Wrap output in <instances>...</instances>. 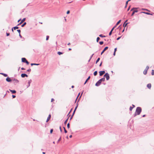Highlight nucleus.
Listing matches in <instances>:
<instances>
[{
  "label": "nucleus",
  "mask_w": 154,
  "mask_h": 154,
  "mask_svg": "<svg viewBox=\"0 0 154 154\" xmlns=\"http://www.w3.org/2000/svg\"><path fill=\"white\" fill-rule=\"evenodd\" d=\"M112 31H110V32H109V35H111L112 33Z\"/></svg>",
  "instance_id": "nucleus-43"
},
{
  "label": "nucleus",
  "mask_w": 154,
  "mask_h": 154,
  "mask_svg": "<svg viewBox=\"0 0 154 154\" xmlns=\"http://www.w3.org/2000/svg\"><path fill=\"white\" fill-rule=\"evenodd\" d=\"M21 76L22 78H24L25 77H27L28 75L25 73H22L21 74Z\"/></svg>",
  "instance_id": "nucleus-9"
},
{
  "label": "nucleus",
  "mask_w": 154,
  "mask_h": 154,
  "mask_svg": "<svg viewBox=\"0 0 154 154\" xmlns=\"http://www.w3.org/2000/svg\"><path fill=\"white\" fill-rule=\"evenodd\" d=\"M70 13V11H67V12H66V13L67 14H68L69 13Z\"/></svg>",
  "instance_id": "nucleus-47"
},
{
  "label": "nucleus",
  "mask_w": 154,
  "mask_h": 154,
  "mask_svg": "<svg viewBox=\"0 0 154 154\" xmlns=\"http://www.w3.org/2000/svg\"><path fill=\"white\" fill-rule=\"evenodd\" d=\"M147 87L149 89H150L151 87V85L150 83L148 84L147 85Z\"/></svg>",
  "instance_id": "nucleus-13"
},
{
  "label": "nucleus",
  "mask_w": 154,
  "mask_h": 154,
  "mask_svg": "<svg viewBox=\"0 0 154 154\" xmlns=\"http://www.w3.org/2000/svg\"><path fill=\"white\" fill-rule=\"evenodd\" d=\"M22 23H22V22H21H21H20L19 24H18V25H18H18H20Z\"/></svg>",
  "instance_id": "nucleus-52"
},
{
  "label": "nucleus",
  "mask_w": 154,
  "mask_h": 154,
  "mask_svg": "<svg viewBox=\"0 0 154 154\" xmlns=\"http://www.w3.org/2000/svg\"><path fill=\"white\" fill-rule=\"evenodd\" d=\"M49 36L48 35H47L46 36V40H48L49 39Z\"/></svg>",
  "instance_id": "nucleus-36"
},
{
  "label": "nucleus",
  "mask_w": 154,
  "mask_h": 154,
  "mask_svg": "<svg viewBox=\"0 0 154 154\" xmlns=\"http://www.w3.org/2000/svg\"><path fill=\"white\" fill-rule=\"evenodd\" d=\"M102 62H101L100 64L99 65V66H101V65H102Z\"/></svg>",
  "instance_id": "nucleus-63"
},
{
  "label": "nucleus",
  "mask_w": 154,
  "mask_h": 154,
  "mask_svg": "<svg viewBox=\"0 0 154 154\" xmlns=\"http://www.w3.org/2000/svg\"><path fill=\"white\" fill-rule=\"evenodd\" d=\"M26 60L25 58H22V61L23 62L25 63Z\"/></svg>",
  "instance_id": "nucleus-14"
},
{
  "label": "nucleus",
  "mask_w": 154,
  "mask_h": 154,
  "mask_svg": "<svg viewBox=\"0 0 154 154\" xmlns=\"http://www.w3.org/2000/svg\"><path fill=\"white\" fill-rule=\"evenodd\" d=\"M25 63H26L27 64H29V62L26 60Z\"/></svg>",
  "instance_id": "nucleus-45"
},
{
  "label": "nucleus",
  "mask_w": 154,
  "mask_h": 154,
  "mask_svg": "<svg viewBox=\"0 0 154 154\" xmlns=\"http://www.w3.org/2000/svg\"><path fill=\"white\" fill-rule=\"evenodd\" d=\"M73 116V115H72L71 116V117L70 118V120H71L72 119Z\"/></svg>",
  "instance_id": "nucleus-51"
},
{
  "label": "nucleus",
  "mask_w": 154,
  "mask_h": 154,
  "mask_svg": "<svg viewBox=\"0 0 154 154\" xmlns=\"http://www.w3.org/2000/svg\"><path fill=\"white\" fill-rule=\"evenodd\" d=\"M75 110H74V111H73V113L72 114V115H73V116L74 115V113H75Z\"/></svg>",
  "instance_id": "nucleus-53"
},
{
  "label": "nucleus",
  "mask_w": 154,
  "mask_h": 154,
  "mask_svg": "<svg viewBox=\"0 0 154 154\" xmlns=\"http://www.w3.org/2000/svg\"><path fill=\"white\" fill-rule=\"evenodd\" d=\"M105 81V78H103L98 80L95 84V86H99L101 84L102 82H104Z\"/></svg>",
  "instance_id": "nucleus-2"
},
{
  "label": "nucleus",
  "mask_w": 154,
  "mask_h": 154,
  "mask_svg": "<svg viewBox=\"0 0 154 154\" xmlns=\"http://www.w3.org/2000/svg\"><path fill=\"white\" fill-rule=\"evenodd\" d=\"M104 76L106 78V79L107 80H109V74L107 73H106L104 75Z\"/></svg>",
  "instance_id": "nucleus-5"
},
{
  "label": "nucleus",
  "mask_w": 154,
  "mask_h": 154,
  "mask_svg": "<svg viewBox=\"0 0 154 154\" xmlns=\"http://www.w3.org/2000/svg\"><path fill=\"white\" fill-rule=\"evenodd\" d=\"M51 115L49 114L47 118V120H46V122H48L49 120L51 118Z\"/></svg>",
  "instance_id": "nucleus-12"
},
{
  "label": "nucleus",
  "mask_w": 154,
  "mask_h": 154,
  "mask_svg": "<svg viewBox=\"0 0 154 154\" xmlns=\"http://www.w3.org/2000/svg\"><path fill=\"white\" fill-rule=\"evenodd\" d=\"M70 127V124L69 123L67 124V127L68 128H69Z\"/></svg>",
  "instance_id": "nucleus-30"
},
{
  "label": "nucleus",
  "mask_w": 154,
  "mask_h": 154,
  "mask_svg": "<svg viewBox=\"0 0 154 154\" xmlns=\"http://www.w3.org/2000/svg\"><path fill=\"white\" fill-rule=\"evenodd\" d=\"M141 111L142 109L141 107H137L134 113V116H135L137 115H140L141 112Z\"/></svg>",
  "instance_id": "nucleus-1"
},
{
  "label": "nucleus",
  "mask_w": 154,
  "mask_h": 154,
  "mask_svg": "<svg viewBox=\"0 0 154 154\" xmlns=\"http://www.w3.org/2000/svg\"><path fill=\"white\" fill-rule=\"evenodd\" d=\"M12 97L13 98H15L16 97V96L15 95H12Z\"/></svg>",
  "instance_id": "nucleus-49"
},
{
  "label": "nucleus",
  "mask_w": 154,
  "mask_h": 154,
  "mask_svg": "<svg viewBox=\"0 0 154 154\" xmlns=\"http://www.w3.org/2000/svg\"><path fill=\"white\" fill-rule=\"evenodd\" d=\"M116 50H117V48H115V49H114V51L115 52H116Z\"/></svg>",
  "instance_id": "nucleus-55"
},
{
  "label": "nucleus",
  "mask_w": 154,
  "mask_h": 154,
  "mask_svg": "<svg viewBox=\"0 0 154 154\" xmlns=\"http://www.w3.org/2000/svg\"><path fill=\"white\" fill-rule=\"evenodd\" d=\"M141 10H142L147 11H149V10H148L147 9H144V8H142V9H141Z\"/></svg>",
  "instance_id": "nucleus-33"
},
{
  "label": "nucleus",
  "mask_w": 154,
  "mask_h": 154,
  "mask_svg": "<svg viewBox=\"0 0 154 154\" xmlns=\"http://www.w3.org/2000/svg\"><path fill=\"white\" fill-rule=\"evenodd\" d=\"M116 27V26H115L114 27H113L112 28V29L111 30V31H112V32L113 30Z\"/></svg>",
  "instance_id": "nucleus-40"
},
{
  "label": "nucleus",
  "mask_w": 154,
  "mask_h": 154,
  "mask_svg": "<svg viewBox=\"0 0 154 154\" xmlns=\"http://www.w3.org/2000/svg\"><path fill=\"white\" fill-rule=\"evenodd\" d=\"M99 36L100 37H102V38H103V37H105V35H103L102 34H100V35H99Z\"/></svg>",
  "instance_id": "nucleus-27"
},
{
  "label": "nucleus",
  "mask_w": 154,
  "mask_h": 154,
  "mask_svg": "<svg viewBox=\"0 0 154 154\" xmlns=\"http://www.w3.org/2000/svg\"><path fill=\"white\" fill-rule=\"evenodd\" d=\"M139 9V8H133L131 9V11L134 10H135L133 11V13H132L131 15V16H133L135 13L137 12H138V11L137 10V9Z\"/></svg>",
  "instance_id": "nucleus-3"
},
{
  "label": "nucleus",
  "mask_w": 154,
  "mask_h": 154,
  "mask_svg": "<svg viewBox=\"0 0 154 154\" xmlns=\"http://www.w3.org/2000/svg\"><path fill=\"white\" fill-rule=\"evenodd\" d=\"M21 69L22 70H25V69L24 68H23V67H22V68H21Z\"/></svg>",
  "instance_id": "nucleus-59"
},
{
  "label": "nucleus",
  "mask_w": 154,
  "mask_h": 154,
  "mask_svg": "<svg viewBox=\"0 0 154 154\" xmlns=\"http://www.w3.org/2000/svg\"><path fill=\"white\" fill-rule=\"evenodd\" d=\"M13 28H14V29L15 30L17 29H18L19 27L17 26H16L14 27Z\"/></svg>",
  "instance_id": "nucleus-23"
},
{
  "label": "nucleus",
  "mask_w": 154,
  "mask_h": 154,
  "mask_svg": "<svg viewBox=\"0 0 154 154\" xmlns=\"http://www.w3.org/2000/svg\"><path fill=\"white\" fill-rule=\"evenodd\" d=\"M121 38V37H119L118 38H117V40H119L120 38Z\"/></svg>",
  "instance_id": "nucleus-50"
},
{
  "label": "nucleus",
  "mask_w": 154,
  "mask_h": 154,
  "mask_svg": "<svg viewBox=\"0 0 154 154\" xmlns=\"http://www.w3.org/2000/svg\"><path fill=\"white\" fill-rule=\"evenodd\" d=\"M128 1H127L126 2V5H127L128 4Z\"/></svg>",
  "instance_id": "nucleus-60"
},
{
  "label": "nucleus",
  "mask_w": 154,
  "mask_h": 154,
  "mask_svg": "<svg viewBox=\"0 0 154 154\" xmlns=\"http://www.w3.org/2000/svg\"><path fill=\"white\" fill-rule=\"evenodd\" d=\"M121 21V20H119V21H118L117 23H116V26H117V25H118V24H119L120 23Z\"/></svg>",
  "instance_id": "nucleus-22"
},
{
  "label": "nucleus",
  "mask_w": 154,
  "mask_h": 154,
  "mask_svg": "<svg viewBox=\"0 0 154 154\" xmlns=\"http://www.w3.org/2000/svg\"><path fill=\"white\" fill-rule=\"evenodd\" d=\"M149 66H147L146 69H146V70L147 71V70L149 69Z\"/></svg>",
  "instance_id": "nucleus-38"
},
{
  "label": "nucleus",
  "mask_w": 154,
  "mask_h": 154,
  "mask_svg": "<svg viewBox=\"0 0 154 154\" xmlns=\"http://www.w3.org/2000/svg\"><path fill=\"white\" fill-rule=\"evenodd\" d=\"M63 128H64V132L65 133H66L67 132V131L66 130L65 128L64 127H63Z\"/></svg>",
  "instance_id": "nucleus-39"
},
{
  "label": "nucleus",
  "mask_w": 154,
  "mask_h": 154,
  "mask_svg": "<svg viewBox=\"0 0 154 154\" xmlns=\"http://www.w3.org/2000/svg\"><path fill=\"white\" fill-rule=\"evenodd\" d=\"M94 55V54H93L91 56V57H90V59H91V58H92V57H93V55Z\"/></svg>",
  "instance_id": "nucleus-56"
},
{
  "label": "nucleus",
  "mask_w": 154,
  "mask_h": 154,
  "mask_svg": "<svg viewBox=\"0 0 154 154\" xmlns=\"http://www.w3.org/2000/svg\"><path fill=\"white\" fill-rule=\"evenodd\" d=\"M19 36H20L21 38L22 37V36H21V35H20V34H19Z\"/></svg>",
  "instance_id": "nucleus-58"
},
{
  "label": "nucleus",
  "mask_w": 154,
  "mask_h": 154,
  "mask_svg": "<svg viewBox=\"0 0 154 154\" xmlns=\"http://www.w3.org/2000/svg\"><path fill=\"white\" fill-rule=\"evenodd\" d=\"M140 13H144L145 14H147V15H152V14H150V13H148V12H140Z\"/></svg>",
  "instance_id": "nucleus-11"
},
{
  "label": "nucleus",
  "mask_w": 154,
  "mask_h": 154,
  "mask_svg": "<svg viewBox=\"0 0 154 154\" xmlns=\"http://www.w3.org/2000/svg\"><path fill=\"white\" fill-rule=\"evenodd\" d=\"M31 65L32 66L33 65H37V66H38V65H39V63H31Z\"/></svg>",
  "instance_id": "nucleus-18"
},
{
  "label": "nucleus",
  "mask_w": 154,
  "mask_h": 154,
  "mask_svg": "<svg viewBox=\"0 0 154 154\" xmlns=\"http://www.w3.org/2000/svg\"><path fill=\"white\" fill-rule=\"evenodd\" d=\"M26 20V18H23L21 21L22 22V23H23V22H24Z\"/></svg>",
  "instance_id": "nucleus-28"
},
{
  "label": "nucleus",
  "mask_w": 154,
  "mask_h": 154,
  "mask_svg": "<svg viewBox=\"0 0 154 154\" xmlns=\"http://www.w3.org/2000/svg\"><path fill=\"white\" fill-rule=\"evenodd\" d=\"M97 71H95L94 73V76H96L97 75Z\"/></svg>",
  "instance_id": "nucleus-21"
},
{
  "label": "nucleus",
  "mask_w": 154,
  "mask_h": 154,
  "mask_svg": "<svg viewBox=\"0 0 154 154\" xmlns=\"http://www.w3.org/2000/svg\"><path fill=\"white\" fill-rule=\"evenodd\" d=\"M0 74L3 75L5 77H7L8 76V75L3 73H0Z\"/></svg>",
  "instance_id": "nucleus-15"
},
{
  "label": "nucleus",
  "mask_w": 154,
  "mask_h": 154,
  "mask_svg": "<svg viewBox=\"0 0 154 154\" xmlns=\"http://www.w3.org/2000/svg\"><path fill=\"white\" fill-rule=\"evenodd\" d=\"M68 119V118L64 122V123L65 124H66Z\"/></svg>",
  "instance_id": "nucleus-35"
},
{
  "label": "nucleus",
  "mask_w": 154,
  "mask_h": 154,
  "mask_svg": "<svg viewBox=\"0 0 154 154\" xmlns=\"http://www.w3.org/2000/svg\"><path fill=\"white\" fill-rule=\"evenodd\" d=\"M12 81L13 82V83L15 85L18 83L19 82V80H18L17 79L13 78H12Z\"/></svg>",
  "instance_id": "nucleus-4"
},
{
  "label": "nucleus",
  "mask_w": 154,
  "mask_h": 154,
  "mask_svg": "<svg viewBox=\"0 0 154 154\" xmlns=\"http://www.w3.org/2000/svg\"><path fill=\"white\" fill-rule=\"evenodd\" d=\"M100 73V75L102 76L105 73V71H100L99 72Z\"/></svg>",
  "instance_id": "nucleus-7"
},
{
  "label": "nucleus",
  "mask_w": 154,
  "mask_h": 154,
  "mask_svg": "<svg viewBox=\"0 0 154 154\" xmlns=\"http://www.w3.org/2000/svg\"><path fill=\"white\" fill-rule=\"evenodd\" d=\"M133 108V107H132L131 106H130V109H129L130 110V111H131L132 110V109Z\"/></svg>",
  "instance_id": "nucleus-42"
},
{
  "label": "nucleus",
  "mask_w": 154,
  "mask_h": 154,
  "mask_svg": "<svg viewBox=\"0 0 154 154\" xmlns=\"http://www.w3.org/2000/svg\"><path fill=\"white\" fill-rule=\"evenodd\" d=\"M151 74L152 75H154V70H152Z\"/></svg>",
  "instance_id": "nucleus-29"
},
{
  "label": "nucleus",
  "mask_w": 154,
  "mask_h": 154,
  "mask_svg": "<svg viewBox=\"0 0 154 154\" xmlns=\"http://www.w3.org/2000/svg\"><path fill=\"white\" fill-rule=\"evenodd\" d=\"M128 23H124L123 25V26L125 28L127 25L128 24Z\"/></svg>",
  "instance_id": "nucleus-17"
},
{
  "label": "nucleus",
  "mask_w": 154,
  "mask_h": 154,
  "mask_svg": "<svg viewBox=\"0 0 154 154\" xmlns=\"http://www.w3.org/2000/svg\"><path fill=\"white\" fill-rule=\"evenodd\" d=\"M78 103H77L76 106L75 107V109H74L75 111L76 110V109H77V108L78 106Z\"/></svg>",
  "instance_id": "nucleus-31"
},
{
  "label": "nucleus",
  "mask_w": 154,
  "mask_h": 154,
  "mask_svg": "<svg viewBox=\"0 0 154 154\" xmlns=\"http://www.w3.org/2000/svg\"><path fill=\"white\" fill-rule=\"evenodd\" d=\"M57 54L59 55H60V54H63V53L60 51H58L57 52Z\"/></svg>",
  "instance_id": "nucleus-26"
},
{
  "label": "nucleus",
  "mask_w": 154,
  "mask_h": 154,
  "mask_svg": "<svg viewBox=\"0 0 154 154\" xmlns=\"http://www.w3.org/2000/svg\"><path fill=\"white\" fill-rule=\"evenodd\" d=\"M26 22H24L22 25H21V27H23L26 24Z\"/></svg>",
  "instance_id": "nucleus-24"
},
{
  "label": "nucleus",
  "mask_w": 154,
  "mask_h": 154,
  "mask_svg": "<svg viewBox=\"0 0 154 154\" xmlns=\"http://www.w3.org/2000/svg\"><path fill=\"white\" fill-rule=\"evenodd\" d=\"M31 71V69H29L27 70V71L28 72H30Z\"/></svg>",
  "instance_id": "nucleus-46"
},
{
  "label": "nucleus",
  "mask_w": 154,
  "mask_h": 154,
  "mask_svg": "<svg viewBox=\"0 0 154 154\" xmlns=\"http://www.w3.org/2000/svg\"><path fill=\"white\" fill-rule=\"evenodd\" d=\"M10 91L12 94H14V93H16V91H15L14 90H11L10 89Z\"/></svg>",
  "instance_id": "nucleus-16"
},
{
  "label": "nucleus",
  "mask_w": 154,
  "mask_h": 154,
  "mask_svg": "<svg viewBox=\"0 0 154 154\" xmlns=\"http://www.w3.org/2000/svg\"><path fill=\"white\" fill-rule=\"evenodd\" d=\"M61 140V137H60L57 141V143H58Z\"/></svg>",
  "instance_id": "nucleus-41"
},
{
  "label": "nucleus",
  "mask_w": 154,
  "mask_h": 154,
  "mask_svg": "<svg viewBox=\"0 0 154 154\" xmlns=\"http://www.w3.org/2000/svg\"><path fill=\"white\" fill-rule=\"evenodd\" d=\"M100 58H98V59H97V60L96 61V63H97V62L99 61V60H100Z\"/></svg>",
  "instance_id": "nucleus-25"
},
{
  "label": "nucleus",
  "mask_w": 154,
  "mask_h": 154,
  "mask_svg": "<svg viewBox=\"0 0 154 154\" xmlns=\"http://www.w3.org/2000/svg\"><path fill=\"white\" fill-rule=\"evenodd\" d=\"M108 48V47H105L103 50L101 52V54L102 55L104 52L106 51V50H107Z\"/></svg>",
  "instance_id": "nucleus-8"
},
{
  "label": "nucleus",
  "mask_w": 154,
  "mask_h": 154,
  "mask_svg": "<svg viewBox=\"0 0 154 154\" xmlns=\"http://www.w3.org/2000/svg\"><path fill=\"white\" fill-rule=\"evenodd\" d=\"M103 41H101V42H99V44L100 45H102L103 44Z\"/></svg>",
  "instance_id": "nucleus-32"
},
{
  "label": "nucleus",
  "mask_w": 154,
  "mask_h": 154,
  "mask_svg": "<svg viewBox=\"0 0 154 154\" xmlns=\"http://www.w3.org/2000/svg\"><path fill=\"white\" fill-rule=\"evenodd\" d=\"M31 82H32V80L31 79H30V80H29L28 81V85H27V88L29 87L30 86V84L31 83Z\"/></svg>",
  "instance_id": "nucleus-10"
},
{
  "label": "nucleus",
  "mask_w": 154,
  "mask_h": 154,
  "mask_svg": "<svg viewBox=\"0 0 154 154\" xmlns=\"http://www.w3.org/2000/svg\"><path fill=\"white\" fill-rule=\"evenodd\" d=\"M21 20V19H20L19 20H18V21H17V22H19Z\"/></svg>",
  "instance_id": "nucleus-61"
},
{
  "label": "nucleus",
  "mask_w": 154,
  "mask_h": 154,
  "mask_svg": "<svg viewBox=\"0 0 154 154\" xmlns=\"http://www.w3.org/2000/svg\"><path fill=\"white\" fill-rule=\"evenodd\" d=\"M60 131L61 132L62 131V130H61V128L60 126Z\"/></svg>",
  "instance_id": "nucleus-62"
},
{
  "label": "nucleus",
  "mask_w": 154,
  "mask_h": 154,
  "mask_svg": "<svg viewBox=\"0 0 154 154\" xmlns=\"http://www.w3.org/2000/svg\"><path fill=\"white\" fill-rule=\"evenodd\" d=\"M90 76H89L88 77V78L86 80V81H85V82L84 83V85H85L86 83V82H87L90 79Z\"/></svg>",
  "instance_id": "nucleus-19"
},
{
  "label": "nucleus",
  "mask_w": 154,
  "mask_h": 154,
  "mask_svg": "<svg viewBox=\"0 0 154 154\" xmlns=\"http://www.w3.org/2000/svg\"><path fill=\"white\" fill-rule=\"evenodd\" d=\"M53 129H51V130L50 132V133H51H51H52L53 131Z\"/></svg>",
  "instance_id": "nucleus-44"
},
{
  "label": "nucleus",
  "mask_w": 154,
  "mask_h": 154,
  "mask_svg": "<svg viewBox=\"0 0 154 154\" xmlns=\"http://www.w3.org/2000/svg\"><path fill=\"white\" fill-rule=\"evenodd\" d=\"M147 71L146 69H145L143 72L144 74L146 75L147 73Z\"/></svg>",
  "instance_id": "nucleus-20"
},
{
  "label": "nucleus",
  "mask_w": 154,
  "mask_h": 154,
  "mask_svg": "<svg viewBox=\"0 0 154 154\" xmlns=\"http://www.w3.org/2000/svg\"><path fill=\"white\" fill-rule=\"evenodd\" d=\"M17 31L20 34V32H21L20 30V29H18L17 30Z\"/></svg>",
  "instance_id": "nucleus-37"
},
{
  "label": "nucleus",
  "mask_w": 154,
  "mask_h": 154,
  "mask_svg": "<svg viewBox=\"0 0 154 154\" xmlns=\"http://www.w3.org/2000/svg\"><path fill=\"white\" fill-rule=\"evenodd\" d=\"M130 6H129V8H128V11L130 9Z\"/></svg>",
  "instance_id": "nucleus-64"
},
{
  "label": "nucleus",
  "mask_w": 154,
  "mask_h": 154,
  "mask_svg": "<svg viewBox=\"0 0 154 154\" xmlns=\"http://www.w3.org/2000/svg\"><path fill=\"white\" fill-rule=\"evenodd\" d=\"M115 54H116V52L114 51V52L113 53V55L114 56H115Z\"/></svg>",
  "instance_id": "nucleus-57"
},
{
  "label": "nucleus",
  "mask_w": 154,
  "mask_h": 154,
  "mask_svg": "<svg viewBox=\"0 0 154 154\" xmlns=\"http://www.w3.org/2000/svg\"><path fill=\"white\" fill-rule=\"evenodd\" d=\"M54 101V99L53 98H52L51 99V102H53V101Z\"/></svg>",
  "instance_id": "nucleus-54"
},
{
  "label": "nucleus",
  "mask_w": 154,
  "mask_h": 154,
  "mask_svg": "<svg viewBox=\"0 0 154 154\" xmlns=\"http://www.w3.org/2000/svg\"><path fill=\"white\" fill-rule=\"evenodd\" d=\"M10 35L9 33H6V35L7 36H8Z\"/></svg>",
  "instance_id": "nucleus-48"
},
{
  "label": "nucleus",
  "mask_w": 154,
  "mask_h": 154,
  "mask_svg": "<svg viewBox=\"0 0 154 154\" xmlns=\"http://www.w3.org/2000/svg\"><path fill=\"white\" fill-rule=\"evenodd\" d=\"M100 38L99 37H98L97 38V42H98V41L100 39Z\"/></svg>",
  "instance_id": "nucleus-34"
},
{
  "label": "nucleus",
  "mask_w": 154,
  "mask_h": 154,
  "mask_svg": "<svg viewBox=\"0 0 154 154\" xmlns=\"http://www.w3.org/2000/svg\"><path fill=\"white\" fill-rule=\"evenodd\" d=\"M6 81L8 82H11L12 81V79H11V78L8 77L6 79Z\"/></svg>",
  "instance_id": "nucleus-6"
}]
</instances>
